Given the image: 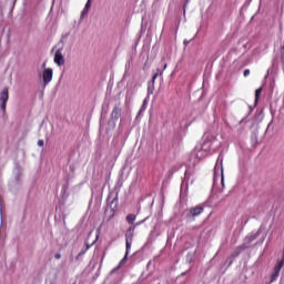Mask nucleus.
<instances>
[{"instance_id":"4468645a","label":"nucleus","mask_w":284,"mask_h":284,"mask_svg":"<svg viewBox=\"0 0 284 284\" xmlns=\"http://www.w3.org/2000/svg\"><path fill=\"white\" fill-rule=\"evenodd\" d=\"M262 92H263V88L256 89V91H255V101H258Z\"/></svg>"},{"instance_id":"6ab92c4d","label":"nucleus","mask_w":284,"mask_h":284,"mask_svg":"<svg viewBox=\"0 0 284 284\" xmlns=\"http://www.w3.org/2000/svg\"><path fill=\"white\" fill-rule=\"evenodd\" d=\"M54 258H57V261H59V258H61V253H57V254L54 255Z\"/></svg>"},{"instance_id":"f257e3e1","label":"nucleus","mask_w":284,"mask_h":284,"mask_svg":"<svg viewBox=\"0 0 284 284\" xmlns=\"http://www.w3.org/2000/svg\"><path fill=\"white\" fill-rule=\"evenodd\" d=\"M212 148V143L204 142L203 144H197L190 155L191 165H199L203 159L207 156V152Z\"/></svg>"},{"instance_id":"4be33fe9","label":"nucleus","mask_w":284,"mask_h":284,"mask_svg":"<svg viewBox=\"0 0 284 284\" xmlns=\"http://www.w3.org/2000/svg\"><path fill=\"white\" fill-rule=\"evenodd\" d=\"M150 265H152V262L148 263V265H146L148 270H150Z\"/></svg>"},{"instance_id":"2eb2a0df","label":"nucleus","mask_w":284,"mask_h":284,"mask_svg":"<svg viewBox=\"0 0 284 284\" xmlns=\"http://www.w3.org/2000/svg\"><path fill=\"white\" fill-rule=\"evenodd\" d=\"M148 108V99H144L142 108L140 109V112H143Z\"/></svg>"},{"instance_id":"6e6552de","label":"nucleus","mask_w":284,"mask_h":284,"mask_svg":"<svg viewBox=\"0 0 284 284\" xmlns=\"http://www.w3.org/2000/svg\"><path fill=\"white\" fill-rule=\"evenodd\" d=\"M163 74V70L158 69V72L153 75L152 82L148 87V94H154V81Z\"/></svg>"},{"instance_id":"7ed1b4c3","label":"nucleus","mask_w":284,"mask_h":284,"mask_svg":"<svg viewBox=\"0 0 284 284\" xmlns=\"http://www.w3.org/2000/svg\"><path fill=\"white\" fill-rule=\"evenodd\" d=\"M134 227L135 225L129 227V230L125 233L126 252H125V256L120 262V267L121 265L125 264V261H128V254H130V250H132V241L134 240Z\"/></svg>"},{"instance_id":"f03ea898","label":"nucleus","mask_w":284,"mask_h":284,"mask_svg":"<svg viewBox=\"0 0 284 284\" xmlns=\"http://www.w3.org/2000/svg\"><path fill=\"white\" fill-rule=\"evenodd\" d=\"M134 227L135 225L129 227V230L125 233L126 252H125V256L120 262V267L121 265L125 264V261H128V254H130V250H132V241L134 240Z\"/></svg>"},{"instance_id":"9d476101","label":"nucleus","mask_w":284,"mask_h":284,"mask_svg":"<svg viewBox=\"0 0 284 284\" xmlns=\"http://www.w3.org/2000/svg\"><path fill=\"white\" fill-rule=\"evenodd\" d=\"M189 214L190 216H200V214H203V206H195L190 209Z\"/></svg>"},{"instance_id":"ddd939ff","label":"nucleus","mask_w":284,"mask_h":284,"mask_svg":"<svg viewBox=\"0 0 284 284\" xmlns=\"http://www.w3.org/2000/svg\"><path fill=\"white\" fill-rule=\"evenodd\" d=\"M88 12H90V9H87L84 7V9L82 10L81 14H80V19L81 21H83V19H85V17H88Z\"/></svg>"},{"instance_id":"b1692460","label":"nucleus","mask_w":284,"mask_h":284,"mask_svg":"<svg viewBox=\"0 0 284 284\" xmlns=\"http://www.w3.org/2000/svg\"><path fill=\"white\" fill-rule=\"evenodd\" d=\"M45 284H54V282H52V281H49V282H47Z\"/></svg>"},{"instance_id":"412c9836","label":"nucleus","mask_w":284,"mask_h":284,"mask_svg":"<svg viewBox=\"0 0 284 284\" xmlns=\"http://www.w3.org/2000/svg\"><path fill=\"white\" fill-rule=\"evenodd\" d=\"M190 41H192V39H190V40L185 39L184 42H183V44H184V45H187V43H190Z\"/></svg>"},{"instance_id":"dca6fc26","label":"nucleus","mask_w":284,"mask_h":284,"mask_svg":"<svg viewBox=\"0 0 284 284\" xmlns=\"http://www.w3.org/2000/svg\"><path fill=\"white\" fill-rule=\"evenodd\" d=\"M84 8H85L87 10H90V8H92V0H88L87 3H85V6H84Z\"/></svg>"},{"instance_id":"393cba45","label":"nucleus","mask_w":284,"mask_h":284,"mask_svg":"<svg viewBox=\"0 0 284 284\" xmlns=\"http://www.w3.org/2000/svg\"><path fill=\"white\" fill-rule=\"evenodd\" d=\"M165 68H168V64H163V70H165Z\"/></svg>"},{"instance_id":"423d86ee","label":"nucleus","mask_w":284,"mask_h":284,"mask_svg":"<svg viewBox=\"0 0 284 284\" xmlns=\"http://www.w3.org/2000/svg\"><path fill=\"white\" fill-rule=\"evenodd\" d=\"M9 99H10V94H9L8 88H4L0 92V109L2 110V112H6V105Z\"/></svg>"},{"instance_id":"1a4fd4ad","label":"nucleus","mask_w":284,"mask_h":284,"mask_svg":"<svg viewBox=\"0 0 284 284\" xmlns=\"http://www.w3.org/2000/svg\"><path fill=\"white\" fill-rule=\"evenodd\" d=\"M281 270H283V261L278 262L274 267V272L272 274V281H276V278H278V274H281Z\"/></svg>"},{"instance_id":"9b49d317","label":"nucleus","mask_w":284,"mask_h":284,"mask_svg":"<svg viewBox=\"0 0 284 284\" xmlns=\"http://www.w3.org/2000/svg\"><path fill=\"white\" fill-rule=\"evenodd\" d=\"M119 116H121V109L119 106H114L111 113V119H114L115 121H118Z\"/></svg>"},{"instance_id":"0eeeda50","label":"nucleus","mask_w":284,"mask_h":284,"mask_svg":"<svg viewBox=\"0 0 284 284\" xmlns=\"http://www.w3.org/2000/svg\"><path fill=\"white\" fill-rule=\"evenodd\" d=\"M53 61L54 64L59 67L65 64V59L63 58V53L61 52V50L55 51Z\"/></svg>"},{"instance_id":"5701e85b","label":"nucleus","mask_w":284,"mask_h":284,"mask_svg":"<svg viewBox=\"0 0 284 284\" xmlns=\"http://www.w3.org/2000/svg\"><path fill=\"white\" fill-rule=\"evenodd\" d=\"M187 173H189V171L186 170L184 173L185 179H187Z\"/></svg>"},{"instance_id":"a211bd4d","label":"nucleus","mask_w":284,"mask_h":284,"mask_svg":"<svg viewBox=\"0 0 284 284\" xmlns=\"http://www.w3.org/2000/svg\"><path fill=\"white\" fill-rule=\"evenodd\" d=\"M38 145H39V148H43V145H44L43 140H39V141H38Z\"/></svg>"},{"instance_id":"20e7f679","label":"nucleus","mask_w":284,"mask_h":284,"mask_svg":"<svg viewBox=\"0 0 284 284\" xmlns=\"http://www.w3.org/2000/svg\"><path fill=\"white\" fill-rule=\"evenodd\" d=\"M219 181H221L222 187H225V175L223 174L222 161L220 162V164L217 162L214 169V187H216V183H219Z\"/></svg>"},{"instance_id":"aec40b11","label":"nucleus","mask_w":284,"mask_h":284,"mask_svg":"<svg viewBox=\"0 0 284 284\" xmlns=\"http://www.w3.org/2000/svg\"><path fill=\"white\" fill-rule=\"evenodd\" d=\"M250 74V69L244 70V77H247Z\"/></svg>"},{"instance_id":"f8f14e48","label":"nucleus","mask_w":284,"mask_h":284,"mask_svg":"<svg viewBox=\"0 0 284 284\" xmlns=\"http://www.w3.org/2000/svg\"><path fill=\"white\" fill-rule=\"evenodd\" d=\"M136 221V215L134 214H129L126 216V222L130 223V225H134V222Z\"/></svg>"},{"instance_id":"f3484780","label":"nucleus","mask_w":284,"mask_h":284,"mask_svg":"<svg viewBox=\"0 0 284 284\" xmlns=\"http://www.w3.org/2000/svg\"><path fill=\"white\" fill-rule=\"evenodd\" d=\"M110 211H111L110 217L112 219V216H114V211L112 209L108 207L105 213L108 214Z\"/></svg>"},{"instance_id":"39448f33","label":"nucleus","mask_w":284,"mask_h":284,"mask_svg":"<svg viewBox=\"0 0 284 284\" xmlns=\"http://www.w3.org/2000/svg\"><path fill=\"white\" fill-rule=\"evenodd\" d=\"M43 70L39 73V78L43 81V85H48L54 77L52 68H45V63L42 64Z\"/></svg>"}]
</instances>
